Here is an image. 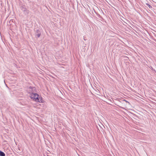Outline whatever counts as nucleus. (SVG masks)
Here are the masks:
<instances>
[{"label": "nucleus", "mask_w": 156, "mask_h": 156, "mask_svg": "<svg viewBox=\"0 0 156 156\" xmlns=\"http://www.w3.org/2000/svg\"><path fill=\"white\" fill-rule=\"evenodd\" d=\"M30 97L36 102H42V99L41 97H39V95L36 93H32Z\"/></svg>", "instance_id": "obj_1"}, {"label": "nucleus", "mask_w": 156, "mask_h": 156, "mask_svg": "<svg viewBox=\"0 0 156 156\" xmlns=\"http://www.w3.org/2000/svg\"><path fill=\"white\" fill-rule=\"evenodd\" d=\"M41 35V32L38 30H37L36 31V36L37 37H40Z\"/></svg>", "instance_id": "obj_2"}, {"label": "nucleus", "mask_w": 156, "mask_h": 156, "mask_svg": "<svg viewBox=\"0 0 156 156\" xmlns=\"http://www.w3.org/2000/svg\"><path fill=\"white\" fill-rule=\"evenodd\" d=\"M5 154L1 151H0V156H5Z\"/></svg>", "instance_id": "obj_3"}, {"label": "nucleus", "mask_w": 156, "mask_h": 156, "mask_svg": "<svg viewBox=\"0 0 156 156\" xmlns=\"http://www.w3.org/2000/svg\"><path fill=\"white\" fill-rule=\"evenodd\" d=\"M24 10H23V11H25L27 9L26 8H24Z\"/></svg>", "instance_id": "obj_4"}]
</instances>
